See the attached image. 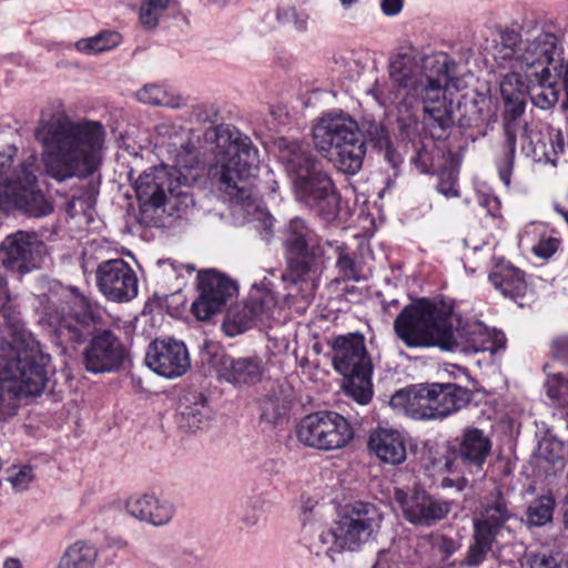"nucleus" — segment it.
<instances>
[{"label": "nucleus", "instance_id": "obj_22", "mask_svg": "<svg viewBox=\"0 0 568 568\" xmlns=\"http://www.w3.org/2000/svg\"><path fill=\"white\" fill-rule=\"evenodd\" d=\"M82 357L88 372L111 373L123 365L128 357V349L113 332L103 329L89 341Z\"/></svg>", "mask_w": 568, "mask_h": 568}, {"label": "nucleus", "instance_id": "obj_51", "mask_svg": "<svg viewBox=\"0 0 568 568\" xmlns=\"http://www.w3.org/2000/svg\"><path fill=\"white\" fill-rule=\"evenodd\" d=\"M11 475L9 477V481L11 483L12 487L18 490L22 491L28 488L30 483L33 479V469L31 466H22L19 468H12Z\"/></svg>", "mask_w": 568, "mask_h": 568}, {"label": "nucleus", "instance_id": "obj_53", "mask_svg": "<svg viewBox=\"0 0 568 568\" xmlns=\"http://www.w3.org/2000/svg\"><path fill=\"white\" fill-rule=\"evenodd\" d=\"M252 220L257 223L256 227L262 230V237L268 240L273 232L274 217L267 211L257 207Z\"/></svg>", "mask_w": 568, "mask_h": 568}, {"label": "nucleus", "instance_id": "obj_38", "mask_svg": "<svg viewBox=\"0 0 568 568\" xmlns=\"http://www.w3.org/2000/svg\"><path fill=\"white\" fill-rule=\"evenodd\" d=\"M158 568H187L195 562L193 552L171 546H158L150 558Z\"/></svg>", "mask_w": 568, "mask_h": 568}, {"label": "nucleus", "instance_id": "obj_30", "mask_svg": "<svg viewBox=\"0 0 568 568\" xmlns=\"http://www.w3.org/2000/svg\"><path fill=\"white\" fill-rule=\"evenodd\" d=\"M489 281L503 295L515 302L527 291L524 272L501 258L494 264L489 273Z\"/></svg>", "mask_w": 568, "mask_h": 568}, {"label": "nucleus", "instance_id": "obj_45", "mask_svg": "<svg viewBox=\"0 0 568 568\" xmlns=\"http://www.w3.org/2000/svg\"><path fill=\"white\" fill-rule=\"evenodd\" d=\"M565 556L548 550L530 552L526 557V568H565Z\"/></svg>", "mask_w": 568, "mask_h": 568}, {"label": "nucleus", "instance_id": "obj_23", "mask_svg": "<svg viewBox=\"0 0 568 568\" xmlns=\"http://www.w3.org/2000/svg\"><path fill=\"white\" fill-rule=\"evenodd\" d=\"M145 364L159 376L173 379L189 371L191 359L182 341L156 338L148 346Z\"/></svg>", "mask_w": 568, "mask_h": 568}, {"label": "nucleus", "instance_id": "obj_28", "mask_svg": "<svg viewBox=\"0 0 568 568\" xmlns=\"http://www.w3.org/2000/svg\"><path fill=\"white\" fill-rule=\"evenodd\" d=\"M368 447L377 458L387 464L399 465L406 459L405 438L396 429L377 428L369 436Z\"/></svg>", "mask_w": 568, "mask_h": 568}, {"label": "nucleus", "instance_id": "obj_49", "mask_svg": "<svg viewBox=\"0 0 568 568\" xmlns=\"http://www.w3.org/2000/svg\"><path fill=\"white\" fill-rule=\"evenodd\" d=\"M364 141L366 142V139L373 144L374 148L381 150L387 149L389 144V136L384 128L378 122L372 121L367 122V124L364 126V132H362Z\"/></svg>", "mask_w": 568, "mask_h": 568}, {"label": "nucleus", "instance_id": "obj_63", "mask_svg": "<svg viewBox=\"0 0 568 568\" xmlns=\"http://www.w3.org/2000/svg\"><path fill=\"white\" fill-rule=\"evenodd\" d=\"M561 74H564V88L566 92V101L564 103V106L568 109V62L566 63V65L562 64Z\"/></svg>", "mask_w": 568, "mask_h": 568}, {"label": "nucleus", "instance_id": "obj_2", "mask_svg": "<svg viewBox=\"0 0 568 568\" xmlns=\"http://www.w3.org/2000/svg\"><path fill=\"white\" fill-rule=\"evenodd\" d=\"M448 63L444 61L436 68V78L428 79L424 84L407 89L389 90L386 83L375 81L367 94L382 108L395 106L402 119L410 120L422 103L424 124L434 140L449 136L455 123L459 128H470L481 121V110L476 99L463 98L455 109L453 99L448 97L452 81Z\"/></svg>", "mask_w": 568, "mask_h": 568}, {"label": "nucleus", "instance_id": "obj_1", "mask_svg": "<svg viewBox=\"0 0 568 568\" xmlns=\"http://www.w3.org/2000/svg\"><path fill=\"white\" fill-rule=\"evenodd\" d=\"M494 58L500 67L511 70L500 82L503 99L513 108L511 119L504 124V154L496 163L499 179L508 187L517 144L516 118L525 110L521 97L528 89L520 73L540 79H547V75L560 77L564 47L561 39L545 23L526 19L518 29L499 30Z\"/></svg>", "mask_w": 568, "mask_h": 568}, {"label": "nucleus", "instance_id": "obj_19", "mask_svg": "<svg viewBox=\"0 0 568 568\" xmlns=\"http://www.w3.org/2000/svg\"><path fill=\"white\" fill-rule=\"evenodd\" d=\"M199 297L192 304V312L200 321H207L219 313L237 293L236 283L216 271L197 274Z\"/></svg>", "mask_w": 568, "mask_h": 568}, {"label": "nucleus", "instance_id": "obj_50", "mask_svg": "<svg viewBox=\"0 0 568 568\" xmlns=\"http://www.w3.org/2000/svg\"><path fill=\"white\" fill-rule=\"evenodd\" d=\"M336 70L347 79L359 77L364 70V65L354 58L353 54H339L334 57Z\"/></svg>", "mask_w": 568, "mask_h": 568}, {"label": "nucleus", "instance_id": "obj_61", "mask_svg": "<svg viewBox=\"0 0 568 568\" xmlns=\"http://www.w3.org/2000/svg\"><path fill=\"white\" fill-rule=\"evenodd\" d=\"M390 551L383 549L379 550L377 554V560L376 564L373 566V568H389L387 561L389 557Z\"/></svg>", "mask_w": 568, "mask_h": 568}, {"label": "nucleus", "instance_id": "obj_41", "mask_svg": "<svg viewBox=\"0 0 568 568\" xmlns=\"http://www.w3.org/2000/svg\"><path fill=\"white\" fill-rule=\"evenodd\" d=\"M339 534L337 525L331 529L323 530L318 534L316 540L311 545V550L316 556L325 555L332 561H335V556L346 551L345 547L339 542Z\"/></svg>", "mask_w": 568, "mask_h": 568}, {"label": "nucleus", "instance_id": "obj_40", "mask_svg": "<svg viewBox=\"0 0 568 568\" xmlns=\"http://www.w3.org/2000/svg\"><path fill=\"white\" fill-rule=\"evenodd\" d=\"M121 41L122 37L119 32L103 30L93 37L80 39L74 47L79 52L97 54L116 48Z\"/></svg>", "mask_w": 568, "mask_h": 568}, {"label": "nucleus", "instance_id": "obj_10", "mask_svg": "<svg viewBox=\"0 0 568 568\" xmlns=\"http://www.w3.org/2000/svg\"><path fill=\"white\" fill-rule=\"evenodd\" d=\"M313 142L338 171L357 174L366 154V144L357 122L343 111L320 116L312 129Z\"/></svg>", "mask_w": 568, "mask_h": 568}, {"label": "nucleus", "instance_id": "obj_18", "mask_svg": "<svg viewBox=\"0 0 568 568\" xmlns=\"http://www.w3.org/2000/svg\"><path fill=\"white\" fill-rule=\"evenodd\" d=\"M394 501L403 517L416 527H432L445 519L452 510L453 501L432 496L424 489L404 490L396 488Z\"/></svg>", "mask_w": 568, "mask_h": 568}, {"label": "nucleus", "instance_id": "obj_44", "mask_svg": "<svg viewBox=\"0 0 568 568\" xmlns=\"http://www.w3.org/2000/svg\"><path fill=\"white\" fill-rule=\"evenodd\" d=\"M170 0H144L140 7V22L144 29L153 30L168 9Z\"/></svg>", "mask_w": 568, "mask_h": 568}, {"label": "nucleus", "instance_id": "obj_17", "mask_svg": "<svg viewBox=\"0 0 568 568\" xmlns=\"http://www.w3.org/2000/svg\"><path fill=\"white\" fill-rule=\"evenodd\" d=\"M507 338L497 329H490L480 322H466L453 328V316L447 323L442 349L476 354L489 352L495 355L506 348Z\"/></svg>", "mask_w": 568, "mask_h": 568}, {"label": "nucleus", "instance_id": "obj_56", "mask_svg": "<svg viewBox=\"0 0 568 568\" xmlns=\"http://www.w3.org/2000/svg\"><path fill=\"white\" fill-rule=\"evenodd\" d=\"M565 150L564 138L560 131H556L554 129V134L551 135V141H548V150L547 155H544L545 159L550 160L551 156H557L559 153H562Z\"/></svg>", "mask_w": 568, "mask_h": 568}, {"label": "nucleus", "instance_id": "obj_43", "mask_svg": "<svg viewBox=\"0 0 568 568\" xmlns=\"http://www.w3.org/2000/svg\"><path fill=\"white\" fill-rule=\"evenodd\" d=\"M335 251L337 253L335 266L337 268L339 280L354 282H361L365 280L361 267L357 265L344 245H337Z\"/></svg>", "mask_w": 568, "mask_h": 568}, {"label": "nucleus", "instance_id": "obj_14", "mask_svg": "<svg viewBox=\"0 0 568 568\" xmlns=\"http://www.w3.org/2000/svg\"><path fill=\"white\" fill-rule=\"evenodd\" d=\"M296 434L304 446L325 452L341 449L354 437L348 420L335 412H317L305 416Z\"/></svg>", "mask_w": 568, "mask_h": 568}, {"label": "nucleus", "instance_id": "obj_21", "mask_svg": "<svg viewBox=\"0 0 568 568\" xmlns=\"http://www.w3.org/2000/svg\"><path fill=\"white\" fill-rule=\"evenodd\" d=\"M1 252L3 266L23 275L40 267L44 244L36 233L18 231L3 240Z\"/></svg>", "mask_w": 568, "mask_h": 568}, {"label": "nucleus", "instance_id": "obj_32", "mask_svg": "<svg viewBox=\"0 0 568 568\" xmlns=\"http://www.w3.org/2000/svg\"><path fill=\"white\" fill-rule=\"evenodd\" d=\"M554 129L542 122H530L524 125L521 132V150L527 156L536 160L547 155L548 141H551Z\"/></svg>", "mask_w": 568, "mask_h": 568}, {"label": "nucleus", "instance_id": "obj_52", "mask_svg": "<svg viewBox=\"0 0 568 568\" xmlns=\"http://www.w3.org/2000/svg\"><path fill=\"white\" fill-rule=\"evenodd\" d=\"M433 545L435 549L443 556L444 560L448 559L460 548V542L458 540L445 535L435 537Z\"/></svg>", "mask_w": 568, "mask_h": 568}, {"label": "nucleus", "instance_id": "obj_34", "mask_svg": "<svg viewBox=\"0 0 568 568\" xmlns=\"http://www.w3.org/2000/svg\"><path fill=\"white\" fill-rule=\"evenodd\" d=\"M310 16L307 12L297 10L293 6H277L273 12H266L263 16V31H273L276 29L275 22L281 26H292L298 33H305L308 30Z\"/></svg>", "mask_w": 568, "mask_h": 568}, {"label": "nucleus", "instance_id": "obj_27", "mask_svg": "<svg viewBox=\"0 0 568 568\" xmlns=\"http://www.w3.org/2000/svg\"><path fill=\"white\" fill-rule=\"evenodd\" d=\"M125 509L132 517L153 526L166 525L175 515V506L170 500L150 494L131 496Z\"/></svg>", "mask_w": 568, "mask_h": 568}, {"label": "nucleus", "instance_id": "obj_26", "mask_svg": "<svg viewBox=\"0 0 568 568\" xmlns=\"http://www.w3.org/2000/svg\"><path fill=\"white\" fill-rule=\"evenodd\" d=\"M273 304V297L251 295L245 302L232 306L222 324V328L230 337H234L252 328Z\"/></svg>", "mask_w": 568, "mask_h": 568}, {"label": "nucleus", "instance_id": "obj_36", "mask_svg": "<svg viewBox=\"0 0 568 568\" xmlns=\"http://www.w3.org/2000/svg\"><path fill=\"white\" fill-rule=\"evenodd\" d=\"M97 557L98 551L93 545L78 540L64 550L57 568H93Z\"/></svg>", "mask_w": 568, "mask_h": 568}, {"label": "nucleus", "instance_id": "obj_8", "mask_svg": "<svg viewBox=\"0 0 568 568\" xmlns=\"http://www.w3.org/2000/svg\"><path fill=\"white\" fill-rule=\"evenodd\" d=\"M40 321L48 324L61 345L82 344L101 321L99 308L75 286L53 281L37 296Z\"/></svg>", "mask_w": 568, "mask_h": 568}, {"label": "nucleus", "instance_id": "obj_58", "mask_svg": "<svg viewBox=\"0 0 568 568\" xmlns=\"http://www.w3.org/2000/svg\"><path fill=\"white\" fill-rule=\"evenodd\" d=\"M404 0H381L382 12L387 17L397 16L403 9Z\"/></svg>", "mask_w": 568, "mask_h": 568}, {"label": "nucleus", "instance_id": "obj_24", "mask_svg": "<svg viewBox=\"0 0 568 568\" xmlns=\"http://www.w3.org/2000/svg\"><path fill=\"white\" fill-rule=\"evenodd\" d=\"M212 366L219 381L237 388L256 385L266 373V364L257 355L234 357L225 353L216 354Z\"/></svg>", "mask_w": 568, "mask_h": 568}, {"label": "nucleus", "instance_id": "obj_57", "mask_svg": "<svg viewBox=\"0 0 568 568\" xmlns=\"http://www.w3.org/2000/svg\"><path fill=\"white\" fill-rule=\"evenodd\" d=\"M261 418L267 423L274 424L278 419L281 413L272 399H265L262 403Z\"/></svg>", "mask_w": 568, "mask_h": 568}, {"label": "nucleus", "instance_id": "obj_39", "mask_svg": "<svg viewBox=\"0 0 568 568\" xmlns=\"http://www.w3.org/2000/svg\"><path fill=\"white\" fill-rule=\"evenodd\" d=\"M555 498L549 493L532 499L526 509V524L529 527H542L552 521Z\"/></svg>", "mask_w": 568, "mask_h": 568}, {"label": "nucleus", "instance_id": "obj_64", "mask_svg": "<svg viewBox=\"0 0 568 568\" xmlns=\"http://www.w3.org/2000/svg\"><path fill=\"white\" fill-rule=\"evenodd\" d=\"M3 568H22V564L19 558L8 557L3 561Z\"/></svg>", "mask_w": 568, "mask_h": 568}, {"label": "nucleus", "instance_id": "obj_9", "mask_svg": "<svg viewBox=\"0 0 568 568\" xmlns=\"http://www.w3.org/2000/svg\"><path fill=\"white\" fill-rule=\"evenodd\" d=\"M38 156L18 158V148L7 145L0 151V210L17 209L32 217L53 212V202L38 189Z\"/></svg>", "mask_w": 568, "mask_h": 568}, {"label": "nucleus", "instance_id": "obj_47", "mask_svg": "<svg viewBox=\"0 0 568 568\" xmlns=\"http://www.w3.org/2000/svg\"><path fill=\"white\" fill-rule=\"evenodd\" d=\"M539 454L552 465L562 464L566 455V448L561 440L556 438H545L539 444Z\"/></svg>", "mask_w": 568, "mask_h": 568}, {"label": "nucleus", "instance_id": "obj_62", "mask_svg": "<svg viewBox=\"0 0 568 568\" xmlns=\"http://www.w3.org/2000/svg\"><path fill=\"white\" fill-rule=\"evenodd\" d=\"M384 156L390 163L393 168L398 166L402 162L399 155H397L394 150H392L390 144H388L387 149H384Z\"/></svg>", "mask_w": 568, "mask_h": 568}, {"label": "nucleus", "instance_id": "obj_48", "mask_svg": "<svg viewBox=\"0 0 568 568\" xmlns=\"http://www.w3.org/2000/svg\"><path fill=\"white\" fill-rule=\"evenodd\" d=\"M436 189L446 199L459 197L458 173L454 170L440 171Z\"/></svg>", "mask_w": 568, "mask_h": 568}, {"label": "nucleus", "instance_id": "obj_29", "mask_svg": "<svg viewBox=\"0 0 568 568\" xmlns=\"http://www.w3.org/2000/svg\"><path fill=\"white\" fill-rule=\"evenodd\" d=\"M491 450V442L478 428H467L460 439L457 455L471 471L479 473Z\"/></svg>", "mask_w": 568, "mask_h": 568}, {"label": "nucleus", "instance_id": "obj_42", "mask_svg": "<svg viewBox=\"0 0 568 568\" xmlns=\"http://www.w3.org/2000/svg\"><path fill=\"white\" fill-rule=\"evenodd\" d=\"M494 540L474 532V542L469 546L465 558L459 562L460 567L476 568L481 565L491 551Z\"/></svg>", "mask_w": 568, "mask_h": 568}, {"label": "nucleus", "instance_id": "obj_20", "mask_svg": "<svg viewBox=\"0 0 568 568\" xmlns=\"http://www.w3.org/2000/svg\"><path fill=\"white\" fill-rule=\"evenodd\" d=\"M95 281L100 293L112 302H129L139 292L136 274L122 258L101 262L95 271Z\"/></svg>", "mask_w": 568, "mask_h": 568}, {"label": "nucleus", "instance_id": "obj_35", "mask_svg": "<svg viewBox=\"0 0 568 568\" xmlns=\"http://www.w3.org/2000/svg\"><path fill=\"white\" fill-rule=\"evenodd\" d=\"M531 84L529 95L532 104L541 110H549L556 105L559 100L560 90L557 85L559 77L547 75V80L540 77H525Z\"/></svg>", "mask_w": 568, "mask_h": 568}, {"label": "nucleus", "instance_id": "obj_12", "mask_svg": "<svg viewBox=\"0 0 568 568\" xmlns=\"http://www.w3.org/2000/svg\"><path fill=\"white\" fill-rule=\"evenodd\" d=\"M332 364L345 377L344 392L359 405H367L373 397V364L364 335H339L331 342Z\"/></svg>", "mask_w": 568, "mask_h": 568}, {"label": "nucleus", "instance_id": "obj_59", "mask_svg": "<svg viewBox=\"0 0 568 568\" xmlns=\"http://www.w3.org/2000/svg\"><path fill=\"white\" fill-rule=\"evenodd\" d=\"M8 301H9V293H8V288H7V281L0 274V315L3 317H6V315L2 314V312L4 311Z\"/></svg>", "mask_w": 568, "mask_h": 568}, {"label": "nucleus", "instance_id": "obj_60", "mask_svg": "<svg viewBox=\"0 0 568 568\" xmlns=\"http://www.w3.org/2000/svg\"><path fill=\"white\" fill-rule=\"evenodd\" d=\"M480 204L487 206L491 215H496L499 210V200L496 196H485L480 200Z\"/></svg>", "mask_w": 568, "mask_h": 568}, {"label": "nucleus", "instance_id": "obj_13", "mask_svg": "<svg viewBox=\"0 0 568 568\" xmlns=\"http://www.w3.org/2000/svg\"><path fill=\"white\" fill-rule=\"evenodd\" d=\"M450 317V307L420 298L402 310L394 321V332L409 348H442Z\"/></svg>", "mask_w": 568, "mask_h": 568}, {"label": "nucleus", "instance_id": "obj_7", "mask_svg": "<svg viewBox=\"0 0 568 568\" xmlns=\"http://www.w3.org/2000/svg\"><path fill=\"white\" fill-rule=\"evenodd\" d=\"M205 136L215 145L210 172L220 189L237 202L250 199L246 184L260 165L258 150L251 138L229 124L209 130Z\"/></svg>", "mask_w": 568, "mask_h": 568}, {"label": "nucleus", "instance_id": "obj_3", "mask_svg": "<svg viewBox=\"0 0 568 568\" xmlns=\"http://www.w3.org/2000/svg\"><path fill=\"white\" fill-rule=\"evenodd\" d=\"M38 140L43 146L44 174L58 183L87 179L102 165L105 130L99 122L57 119L38 132Z\"/></svg>", "mask_w": 568, "mask_h": 568}, {"label": "nucleus", "instance_id": "obj_25", "mask_svg": "<svg viewBox=\"0 0 568 568\" xmlns=\"http://www.w3.org/2000/svg\"><path fill=\"white\" fill-rule=\"evenodd\" d=\"M516 513L499 488L486 496L479 513L474 518V532L494 541L509 530L508 523L515 520Z\"/></svg>", "mask_w": 568, "mask_h": 568}, {"label": "nucleus", "instance_id": "obj_4", "mask_svg": "<svg viewBox=\"0 0 568 568\" xmlns=\"http://www.w3.org/2000/svg\"><path fill=\"white\" fill-rule=\"evenodd\" d=\"M52 371L51 356L34 335L16 328L4 337L0 331V415L13 416L17 400L40 396Z\"/></svg>", "mask_w": 568, "mask_h": 568}, {"label": "nucleus", "instance_id": "obj_31", "mask_svg": "<svg viewBox=\"0 0 568 568\" xmlns=\"http://www.w3.org/2000/svg\"><path fill=\"white\" fill-rule=\"evenodd\" d=\"M211 409L202 394L185 396L180 403L176 423L185 432L203 428L210 419Z\"/></svg>", "mask_w": 568, "mask_h": 568}, {"label": "nucleus", "instance_id": "obj_16", "mask_svg": "<svg viewBox=\"0 0 568 568\" xmlns=\"http://www.w3.org/2000/svg\"><path fill=\"white\" fill-rule=\"evenodd\" d=\"M283 245L292 273L297 283L303 275L315 272L322 248L316 233L301 217L292 219L283 233Z\"/></svg>", "mask_w": 568, "mask_h": 568}, {"label": "nucleus", "instance_id": "obj_37", "mask_svg": "<svg viewBox=\"0 0 568 568\" xmlns=\"http://www.w3.org/2000/svg\"><path fill=\"white\" fill-rule=\"evenodd\" d=\"M139 102L156 106H166L181 109L185 105V100L164 87L155 83H148L135 92Z\"/></svg>", "mask_w": 568, "mask_h": 568}, {"label": "nucleus", "instance_id": "obj_6", "mask_svg": "<svg viewBox=\"0 0 568 568\" xmlns=\"http://www.w3.org/2000/svg\"><path fill=\"white\" fill-rule=\"evenodd\" d=\"M278 159L292 180L295 199L326 221L338 213L332 178L310 145L303 141H278Z\"/></svg>", "mask_w": 568, "mask_h": 568}, {"label": "nucleus", "instance_id": "obj_54", "mask_svg": "<svg viewBox=\"0 0 568 568\" xmlns=\"http://www.w3.org/2000/svg\"><path fill=\"white\" fill-rule=\"evenodd\" d=\"M559 247V241L555 237L541 239L537 245L534 246L532 252L541 258H549L556 253Z\"/></svg>", "mask_w": 568, "mask_h": 568}, {"label": "nucleus", "instance_id": "obj_15", "mask_svg": "<svg viewBox=\"0 0 568 568\" xmlns=\"http://www.w3.org/2000/svg\"><path fill=\"white\" fill-rule=\"evenodd\" d=\"M382 521V511L372 503L346 505L336 521L339 542L346 551H357L376 537Z\"/></svg>", "mask_w": 568, "mask_h": 568}, {"label": "nucleus", "instance_id": "obj_55", "mask_svg": "<svg viewBox=\"0 0 568 568\" xmlns=\"http://www.w3.org/2000/svg\"><path fill=\"white\" fill-rule=\"evenodd\" d=\"M551 352L555 358L568 365V336L556 338L551 344Z\"/></svg>", "mask_w": 568, "mask_h": 568}, {"label": "nucleus", "instance_id": "obj_33", "mask_svg": "<svg viewBox=\"0 0 568 568\" xmlns=\"http://www.w3.org/2000/svg\"><path fill=\"white\" fill-rule=\"evenodd\" d=\"M389 78L396 89H407L436 78V70L429 73L419 72L409 59L397 57L389 64Z\"/></svg>", "mask_w": 568, "mask_h": 568}, {"label": "nucleus", "instance_id": "obj_11", "mask_svg": "<svg viewBox=\"0 0 568 568\" xmlns=\"http://www.w3.org/2000/svg\"><path fill=\"white\" fill-rule=\"evenodd\" d=\"M473 392L455 383H432L397 390L389 405L419 420H443L465 408Z\"/></svg>", "mask_w": 568, "mask_h": 568}, {"label": "nucleus", "instance_id": "obj_46", "mask_svg": "<svg viewBox=\"0 0 568 568\" xmlns=\"http://www.w3.org/2000/svg\"><path fill=\"white\" fill-rule=\"evenodd\" d=\"M544 387L547 396L554 402L568 398V378L561 373L548 374Z\"/></svg>", "mask_w": 568, "mask_h": 568}, {"label": "nucleus", "instance_id": "obj_5", "mask_svg": "<svg viewBox=\"0 0 568 568\" xmlns=\"http://www.w3.org/2000/svg\"><path fill=\"white\" fill-rule=\"evenodd\" d=\"M199 164L196 148L190 142L181 144L171 169L155 168L139 176L135 182L139 201L161 209L170 216L181 217L194 205L191 184L196 181L197 174L193 171Z\"/></svg>", "mask_w": 568, "mask_h": 568}]
</instances>
